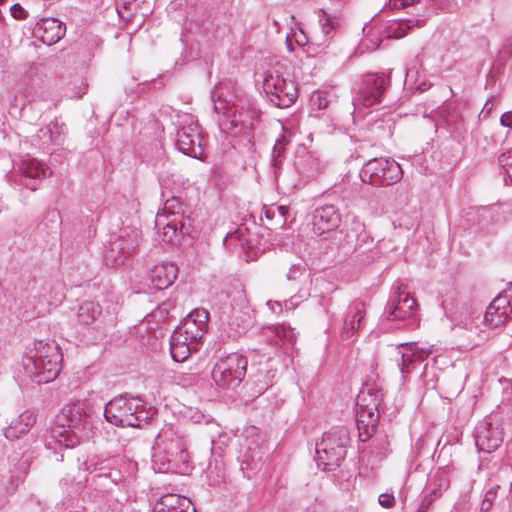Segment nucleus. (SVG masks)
<instances>
[{"mask_svg": "<svg viewBox=\"0 0 512 512\" xmlns=\"http://www.w3.org/2000/svg\"><path fill=\"white\" fill-rule=\"evenodd\" d=\"M388 6L391 9H403V8H405V6H401L400 0H389Z\"/></svg>", "mask_w": 512, "mask_h": 512, "instance_id": "3c124183", "label": "nucleus"}, {"mask_svg": "<svg viewBox=\"0 0 512 512\" xmlns=\"http://www.w3.org/2000/svg\"><path fill=\"white\" fill-rule=\"evenodd\" d=\"M274 374H271V370L267 371V375L264 378L262 385L259 387L258 392L261 394L269 385L272 383Z\"/></svg>", "mask_w": 512, "mask_h": 512, "instance_id": "49530a36", "label": "nucleus"}, {"mask_svg": "<svg viewBox=\"0 0 512 512\" xmlns=\"http://www.w3.org/2000/svg\"><path fill=\"white\" fill-rule=\"evenodd\" d=\"M496 498V491L492 488L489 489L484 496V499L481 504V512H487L493 505Z\"/></svg>", "mask_w": 512, "mask_h": 512, "instance_id": "58836bf2", "label": "nucleus"}, {"mask_svg": "<svg viewBox=\"0 0 512 512\" xmlns=\"http://www.w3.org/2000/svg\"><path fill=\"white\" fill-rule=\"evenodd\" d=\"M155 512H196L191 501L177 494H166L160 497L154 506Z\"/></svg>", "mask_w": 512, "mask_h": 512, "instance_id": "393cba45", "label": "nucleus"}, {"mask_svg": "<svg viewBox=\"0 0 512 512\" xmlns=\"http://www.w3.org/2000/svg\"><path fill=\"white\" fill-rule=\"evenodd\" d=\"M117 11H118L119 16H120L121 18H123V19H124V18H129V17H130V15H129V14H127V13H126L125 11H123L122 9H119L118 7H117Z\"/></svg>", "mask_w": 512, "mask_h": 512, "instance_id": "864d4df0", "label": "nucleus"}, {"mask_svg": "<svg viewBox=\"0 0 512 512\" xmlns=\"http://www.w3.org/2000/svg\"><path fill=\"white\" fill-rule=\"evenodd\" d=\"M209 313L205 309H195L174 330L180 332L188 341L197 344L204 336L208 326Z\"/></svg>", "mask_w": 512, "mask_h": 512, "instance_id": "4468645a", "label": "nucleus"}, {"mask_svg": "<svg viewBox=\"0 0 512 512\" xmlns=\"http://www.w3.org/2000/svg\"><path fill=\"white\" fill-rule=\"evenodd\" d=\"M385 316L387 320L397 322V328L415 329L419 324L415 299L399 286L388 302Z\"/></svg>", "mask_w": 512, "mask_h": 512, "instance_id": "6e6552de", "label": "nucleus"}, {"mask_svg": "<svg viewBox=\"0 0 512 512\" xmlns=\"http://www.w3.org/2000/svg\"><path fill=\"white\" fill-rule=\"evenodd\" d=\"M450 468L448 466L439 468L430 478L428 483L429 493L425 496L422 506L428 507L433 501L442 495L450 486Z\"/></svg>", "mask_w": 512, "mask_h": 512, "instance_id": "b1692460", "label": "nucleus"}, {"mask_svg": "<svg viewBox=\"0 0 512 512\" xmlns=\"http://www.w3.org/2000/svg\"><path fill=\"white\" fill-rule=\"evenodd\" d=\"M285 149V140H277L272 151V164L275 168H279L283 162Z\"/></svg>", "mask_w": 512, "mask_h": 512, "instance_id": "4c0bfd02", "label": "nucleus"}, {"mask_svg": "<svg viewBox=\"0 0 512 512\" xmlns=\"http://www.w3.org/2000/svg\"><path fill=\"white\" fill-rule=\"evenodd\" d=\"M176 146L184 155L199 158L203 154L201 136L197 124L182 126L177 131Z\"/></svg>", "mask_w": 512, "mask_h": 512, "instance_id": "dca6fc26", "label": "nucleus"}, {"mask_svg": "<svg viewBox=\"0 0 512 512\" xmlns=\"http://www.w3.org/2000/svg\"><path fill=\"white\" fill-rule=\"evenodd\" d=\"M66 32V26L56 18H43L34 28L35 36L46 45H53L61 40Z\"/></svg>", "mask_w": 512, "mask_h": 512, "instance_id": "412c9836", "label": "nucleus"}, {"mask_svg": "<svg viewBox=\"0 0 512 512\" xmlns=\"http://www.w3.org/2000/svg\"><path fill=\"white\" fill-rule=\"evenodd\" d=\"M152 464L156 472L188 474L189 454L183 434L172 426H164L152 447Z\"/></svg>", "mask_w": 512, "mask_h": 512, "instance_id": "f257e3e1", "label": "nucleus"}, {"mask_svg": "<svg viewBox=\"0 0 512 512\" xmlns=\"http://www.w3.org/2000/svg\"><path fill=\"white\" fill-rule=\"evenodd\" d=\"M293 166L304 181H309L320 174L322 165L320 160L305 148L296 151Z\"/></svg>", "mask_w": 512, "mask_h": 512, "instance_id": "4be33fe9", "label": "nucleus"}, {"mask_svg": "<svg viewBox=\"0 0 512 512\" xmlns=\"http://www.w3.org/2000/svg\"><path fill=\"white\" fill-rule=\"evenodd\" d=\"M366 316V306L361 300H355L349 305L343 326L341 337L346 341H353L356 332L362 327Z\"/></svg>", "mask_w": 512, "mask_h": 512, "instance_id": "f3484780", "label": "nucleus"}, {"mask_svg": "<svg viewBox=\"0 0 512 512\" xmlns=\"http://www.w3.org/2000/svg\"><path fill=\"white\" fill-rule=\"evenodd\" d=\"M155 226L158 229V234L164 242L172 243L177 237V232L183 228V222L179 218L169 219V215L165 213H158L155 220Z\"/></svg>", "mask_w": 512, "mask_h": 512, "instance_id": "bb28decb", "label": "nucleus"}, {"mask_svg": "<svg viewBox=\"0 0 512 512\" xmlns=\"http://www.w3.org/2000/svg\"><path fill=\"white\" fill-rule=\"evenodd\" d=\"M60 460H63V456H61L60 458H57V461H60Z\"/></svg>", "mask_w": 512, "mask_h": 512, "instance_id": "6e6d98bb", "label": "nucleus"}, {"mask_svg": "<svg viewBox=\"0 0 512 512\" xmlns=\"http://www.w3.org/2000/svg\"><path fill=\"white\" fill-rule=\"evenodd\" d=\"M198 346L183 337L180 332H173L170 337V353L174 361H185Z\"/></svg>", "mask_w": 512, "mask_h": 512, "instance_id": "cd10ccee", "label": "nucleus"}, {"mask_svg": "<svg viewBox=\"0 0 512 512\" xmlns=\"http://www.w3.org/2000/svg\"><path fill=\"white\" fill-rule=\"evenodd\" d=\"M353 225H354L353 229L358 234V236H360L361 233L365 232V226L359 219L355 218L353 220Z\"/></svg>", "mask_w": 512, "mask_h": 512, "instance_id": "8fccbe9b", "label": "nucleus"}, {"mask_svg": "<svg viewBox=\"0 0 512 512\" xmlns=\"http://www.w3.org/2000/svg\"><path fill=\"white\" fill-rule=\"evenodd\" d=\"M144 402L138 397L119 395L106 403L104 417L118 427H141L148 423Z\"/></svg>", "mask_w": 512, "mask_h": 512, "instance_id": "423d86ee", "label": "nucleus"}, {"mask_svg": "<svg viewBox=\"0 0 512 512\" xmlns=\"http://www.w3.org/2000/svg\"><path fill=\"white\" fill-rule=\"evenodd\" d=\"M102 313L99 303L94 301H85L78 308L77 318L80 324H92Z\"/></svg>", "mask_w": 512, "mask_h": 512, "instance_id": "c85d7f7f", "label": "nucleus"}, {"mask_svg": "<svg viewBox=\"0 0 512 512\" xmlns=\"http://www.w3.org/2000/svg\"><path fill=\"white\" fill-rule=\"evenodd\" d=\"M500 123L502 126L512 129V111H508L502 114Z\"/></svg>", "mask_w": 512, "mask_h": 512, "instance_id": "c03bdc74", "label": "nucleus"}, {"mask_svg": "<svg viewBox=\"0 0 512 512\" xmlns=\"http://www.w3.org/2000/svg\"><path fill=\"white\" fill-rule=\"evenodd\" d=\"M378 502L383 508H392L395 505V496L392 492H385L379 495Z\"/></svg>", "mask_w": 512, "mask_h": 512, "instance_id": "ea45409f", "label": "nucleus"}, {"mask_svg": "<svg viewBox=\"0 0 512 512\" xmlns=\"http://www.w3.org/2000/svg\"><path fill=\"white\" fill-rule=\"evenodd\" d=\"M340 223L339 209L332 204L320 205L313 213V228L319 235L337 229Z\"/></svg>", "mask_w": 512, "mask_h": 512, "instance_id": "6ab92c4d", "label": "nucleus"}, {"mask_svg": "<svg viewBox=\"0 0 512 512\" xmlns=\"http://www.w3.org/2000/svg\"><path fill=\"white\" fill-rule=\"evenodd\" d=\"M389 80V78L379 73H370L363 76L358 84L353 104L369 108L380 103Z\"/></svg>", "mask_w": 512, "mask_h": 512, "instance_id": "f8f14e48", "label": "nucleus"}, {"mask_svg": "<svg viewBox=\"0 0 512 512\" xmlns=\"http://www.w3.org/2000/svg\"><path fill=\"white\" fill-rule=\"evenodd\" d=\"M417 512H424V510H418Z\"/></svg>", "mask_w": 512, "mask_h": 512, "instance_id": "13d9d810", "label": "nucleus"}, {"mask_svg": "<svg viewBox=\"0 0 512 512\" xmlns=\"http://www.w3.org/2000/svg\"><path fill=\"white\" fill-rule=\"evenodd\" d=\"M312 101L314 105L318 107V109H326L328 107L327 99L323 98L321 94H314L312 96Z\"/></svg>", "mask_w": 512, "mask_h": 512, "instance_id": "37998d69", "label": "nucleus"}, {"mask_svg": "<svg viewBox=\"0 0 512 512\" xmlns=\"http://www.w3.org/2000/svg\"><path fill=\"white\" fill-rule=\"evenodd\" d=\"M19 169L23 176L21 184L32 191L37 190L40 181L50 174L49 168L35 158L22 159Z\"/></svg>", "mask_w": 512, "mask_h": 512, "instance_id": "a211bd4d", "label": "nucleus"}, {"mask_svg": "<svg viewBox=\"0 0 512 512\" xmlns=\"http://www.w3.org/2000/svg\"><path fill=\"white\" fill-rule=\"evenodd\" d=\"M304 274V270L300 265H291L286 276L288 280H297L301 276H304Z\"/></svg>", "mask_w": 512, "mask_h": 512, "instance_id": "a19ab883", "label": "nucleus"}, {"mask_svg": "<svg viewBox=\"0 0 512 512\" xmlns=\"http://www.w3.org/2000/svg\"><path fill=\"white\" fill-rule=\"evenodd\" d=\"M183 204L179 198L172 197L166 200L163 208V213L169 215V219L178 218L180 214H183Z\"/></svg>", "mask_w": 512, "mask_h": 512, "instance_id": "f704fd0d", "label": "nucleus"}, {"mask_svg": "<svg viewBox=\"0 0 512 512\" xmlns=\"http://www.w3.org/2000/svg\"><path fill=\"white\" fill-rule=\"evenodd\" d=\"M399 348H410V350L415 353V356L420 359L422 362L429 355L433 354L437 351L435 345H425L419 346L418 343H402L399 345Z\"/></svg>", "mask_w": 512, "mask_h": 512, "instance_id": "473e14b6", "label": "nucleus"}, {"mask_svg": "<svg viewBox=\"0 0 512 512\" xmlns=\"http://www.w3.org/2000/svg\"><path fill=\"white\" fill-rule=\"evenodd\" d=\"M287 70L286 62L277 61L263 78V90L269 102L278 108L290 107L298 97L296 83Z\"/></svg>", "mask_w": 512, "mask_h": 512, "instance_id": "20e7f679", "label": "nucleus"}, {"mask_svg": "<svg viewBox=\"0 0 512 512\" xmlns=\"http://www.w3.org/2000/svg\"><path fill=\"white\" fill-rule=\"evenodd\" d=\"M10 11H11V14L12 16L15 18V19H25L27 17V12L26 10L18 3L16 4H13L11 7H10Z\"/></svg>", "mask_w": 512, "mask_h": 512, "instance_id": "79ce46f5", "label": "nucleus"}, {"mask_svg": "<svg viewBox=\"0 0 512 512\" xmlns=\"http://www.w3.org/2000/svg\"><path fill=\"white\" fill-rule=\"evenodd\" d=\"M512 319V287L493 299L485 312V320L492 327H499Z\"/></svg>", "mask_w": 512, "mask_h": 512, "instance_id": "ddd939ff", "label": "nucleus"}, {"mask_svg": "<svg viewBox=\"0 0 512 512\" xmlns=\"http://www.w3.org/2000/svg\"><path fill=\"white\" fill-rule=\"evenodd\" d=\"M60 460H63V456H61L60 458H57V461H60Z\"/></svg>", "mask_w": 512, "mask_h": 512, "instance_id": "5fc2aeb1", "label": "nucleus"}, {"mask_svg": "<svg viewBox=\"0 0 512 512\" xmlns=\"http://www.w3.org/2000/svg\"><path fill=\"white\" fill-rule=\"evenodd\" d=\"M475 444L479 451L492 453L500 447L503 442V429L490 421L484 419L475 428Z\"/></svg>", "mask_w": 512, "mask_h": 512, "instance_id": "2eb2a0df", "label": "nucleus"}, {"mask_svg": "<svg viewBox=\"0 0 512 512\" xmlns=\"http://www.w3.org/2000/svg\"><path fill=\"white\" fill-rule=\"evenodd\" d=\"M37 137L41 140V146L43 149H49L50 147H53L50 143V134H47V136H44L40 133V130L37 133Z\"/></svg>", "mask_w": 512, "mask_h": 512, "instance_id": "09e8293b", "label": "nucleus"}, {"mask_svg": "<svg viewBox=\"0 0 512 512\" xmlns=\"http://www.w3.org/2000/svg\"><path fill=\"white\" fill-rule=\"evenodd\" d=\"M321 31L326 39H331L335 31V18L328 15L323 9L318 11Z\"/></svg>", "mask_w": 512, "mask_h": 512, "instance_id": "2f4dec72", "label": "nucleus"}, {"mask_svg": "<svg viewBox=\"0 0 512 512\" xmlns=\"http://www.w3.org/2000/svg\"><path fill=\"white\" fill-rule=\"evenodd\" d=\"M214 110L222 116L219 124L223 129L252 130L261 115L255 104L245 99L238 100L237 103L233 104L225 101L214 102Z\"/></svg>", "mask_w": 512, "mask_h": 512, "instance_id": "0eeeda50", "label": "nucleus"}, {"mask_svg": "<svg viewBox=\"0 0 512 512\" xmlns=\"http://www.w3.org/2000/svg\"><path fill=\"white\" fill-rule=\"evenodd\" d=\"M99 477L105 476L110 478L113 482H117L120 479V473L117 470H110L109 472H100Z\"/></svg>", "mask_w": 512, "mask_h": 512, "instance_id": "de8ad7c7", "label": "nucleus"}, {"mask_svg": "<svg viewBox=\"0 0 512 512\" xmlns=\"http://www.w3.org/2000/svg\"><path fill=\"white\" fill-rule=\"evenodd\" d=\"M402 349L403 351H399L400 358L397 359V363L402 378L405 379L416 368V365L422 363V361L415 356V353L410 348Z\"/></svg>", "mask_w": 512, "mask_h": 512, "instance_id": "7c9ffc66", "label": "nucleus"}, {"mask_svg": "<svg viewBox=\"0 0 512 512\" xmlns=\"http://www.w3.org/2000/svg\"><path fill=\"white\" fill-rule=\"evenodd\" d=\"M61 355L54 343L39 342L29 349L23 358V368L27 376L37 384L53 381L60 371Z\"/></svg>", "mask_w": 512, "mask_h": 512, "instance_id": "7ed1b4c3", "label": "nucleus"}, {"mask_svg": "<svg viewBox=\"0 0 512 512\" xmlns=\"http://www.w3.org/2000/svg\"><path fill=\"white\" fill-rule=\"evenodd\" d=\"M141 231L137 228H124L118 239L111 243L110 249L106 252V262L110 266L123 264L128 258L139 252L141 242Z\"/></svg>", "mask_w": 512, "mask_h": 512, "instance_id": "9b49d317", "label": "nucleus"}, {"mask_svg": "<svg viewBox=\"0 0 512 512\" xmlns=\"http://www.w3.org/2000/svg\"><path fill=\"white\" fill-rule=\"evenodd\" d=\"M92 415L93 407L87 399H79L65 405L58 416L60 427L53 430V437L65 448L77 446L89 438Z\"/></svg>", "mask_w": 512, "mask_h": 512, "instance_id": "f03ea898", "label": "nucleus"}, {"mask_svg": "<svg viewBox=\"0 0 512 512\" xmlns=\"http://www.w3.org/2000/svg\"><path fill=\"white\" fill-rule=\"evenodd\" d=\"M351 441L350 433L344 426H336L325 432L316 443L317 466L326 471L338 468L346 457Z\"/></svg>", "mask_w": 512, "mask_h": 512, "instance_id": "39448f33", "label": "nucleus"}, {"mask_svg": "<svg viewBox=\"0 0 512 512\" xmlns=\"http://www.w3.org/2000/svg\"><path fill=\"white\" fill-rule=\"evenodd\" d=\"M499 165L505 174V181L512 184V150L502 153L498 158Z\"/></svg>", "mask_w": 512, "mask_h": 512, "instance_id": "c9c22d12", "label": "nucleus"}, {"mask_svg": "<svg viewBox=\"0 0 512 512\" xmlns=\"http://www.w3.org/2000/svg\"><path fill=\"white\" fill-rule=\"evenodd\" d=\"M248 361L239 353H231L220 358L213 367L212 379L224 389H233L240 385L247 371Z\"/></svg>", "mask_w": 512, "mask_h": 512, "instance_id": "1a4fd4ad", "label": "nucleus"}, {"mask_svg": "<svg viewBox=\"0 0 512 512\" xmlns=\"http://www.w3.org/2000/svg\"><path fill=\"white\" fill-rule=\"evenodd\" d=\"M47 217L50 218V221L53 223L54 228L57 230L61 223L60 213L54 210L49 212Z\"/></svg>", "mask_w": 512, "mask_h": 512, "instance_id": "a18cd8bd", "label": "nucleus"}, {"mask_svg": "<svg viewBox=\"0 0 512 512\" xmlns=\"http://www.w3.org/2000/svg\"><path fill=\"white\" fill-rule=\"evenodd\" d=\"M363 400H364V396L362 394L358 397V403H357V405L360 407V412H359L360 419L358 420V422H364L363 417L365 416V414H367L368 417L370 418V420L368 421V424L369 423L373 424L377 420L376 405L374 404L372 407H370L369 405H364V404L360 403V401H363Z\"/></svg>", "mask_w": 512, "mask_h": 512, "instance_id": "e433bc0d", "label": "nucleus"}, {"mask_svg": "<svg viewBox=\"0 0 512 512\" xmlns=\"http://www.w3.org/2000/svg\"><path fill=\"white\" fill-rule=\"evenodd\" d=\"M36 422V415L32 411H25L17 418L13 419L4 429V435L7 439L13 441L26 434Z\"/></svg>", "mask_w": 512, "mask_h": 512, "instance_id": "a878e982", "label": "nucleus"}, {"mask_svg": "<svg viewBox=\"0 0 512 512\" xmlns=\"http://www.w3.org/2000/svg\"><path fill=\"white\" fill-rule=\"evenodd\" d=\"M178 271V267L174 262H161L150 270L149 278L156 289L162 290L174 283Z\"/></svg>", "mask_w": 512, "mask_h": 512, "instance_id": "5701e85b", "label": "nucleus"}, {"mask_svg": "<svg viewBox=\"0 0 512 512\" xmlns=\"http://www.w3.org/2000/svg\"><path fill=\"white\" fill-rule=\"evenodd\" d=\"M424 23V19H402L397 23V27L393 30V35L395 38H402L413 26H422Z\"/></svg>", "mask_w": 512, "mask_h": 512, "instance_id": "72a5a7b5", "label": "nucleus"}, {"mask_svg": "<svg viewBox=\"0 0 512 512\" xmlns=\"http://www.w3.org/2000/svg\"><path fill=\"white\" fill-rule=\"evenodd\" d=\"M401 6H411L420 3V0H400Z\"/></svg>", "mask_w": 512, "mask_h": 512, "instance_id": "603ef678", "label": "nucleus"}, {"mask_svg": "<svg viewBox=\"0 0 512 512\" xmlns=\"http://www.w3.org/2000/svg\"><path fill=\"white\" fill-rule=\"evenodd\" d=\"M40 133L44 136L50 134V143L53 147L60 146L64 143L66 127L64 123L58 120L51 121L46 127L40 129Z\"/></svg>", "mask_w": 512, "mask_h": 512, "instance_id": "c756f323", "label": "nucleus"}, {"mask_svg": "<svg viewBox=\"0 0 512 512\" xmlns=\"http://www.w3.org/2000/svg\"><path fill=\"white\" fill-rule=\"evenodd\" d=\"M403 171L399 163L390 158H373L368 160L360 171L364 183L373 186H389L399 182Z\"/></svg>", "mask_w": 512, "mask_h": 512, "instance_id": "9d476101", "label": "nucleus"}, {"mask_svg": "<svg viewBox=\"0 0 512 512\" xmlns=\"http://www.w3.org/2000/svg\"><path fill=\"white\" fill-rule=\"evenodd\" d=\"M263 333L266 341L270 345L282 349L284 354L292 351L296 336L291 327L285 324L272 325L265 328Z\"/></svg>", "mask_w": 512, "mask_h": 512, "instance_id": "aec40b11", "label": "nucleus"}, {"mask_svg": "<svg viewBox=\"0 0 512 512\" xmlns=\"http://www.w3.org/2000/svg\"><path fill=\"white\" fill-rule=\"evenodd\" d=\"M5 1H6V0H0V5H1L2 3H4Z\"/></svg>", "mask_w": 512, "mask_h": 512, "instance_id": "4d7b16f0", "label": "nucleus"}]
</instances>
